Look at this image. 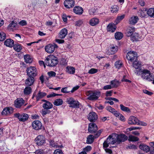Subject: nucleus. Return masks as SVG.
<instances>
[{
	"mask_svg": "<svg viewBox=\"0 0 154 154\" xmlns=\"http://www.w3.org/2000/svg\"><path fill=\"white\" fill-rule=\"evenodd\" d=\"M54 153V154H63L62 151L60 149L55 150Z\"/></svg>",
	"mask_w": 154,
	"mask_h": 154,
	"instance_id": "nucleus-62",
	"label": "nucleus"
},
{
	"mask_svg": "<svg viewBox=\"0 0 154 154\" xmlns=\"http://www.w3.org/2000/svg\"><path fill=\"white\" fill-rule=\"evenodd\" d=\"M14 116L17 118L19 121L24 122L26 121L28 118V114L26 113H23L20 114L19 113H16L14 114Z\"/></svg>",
	"mask_w": 154,
	"mask_h": 154,
	"instance_id": "nucleus-7",
	"label": "nucleus"
},
{
	"mask_svg": "<svg viewBox=\"0 0 154 154\" xmlns=\"http://www.w3.org/2000/svg\"><path fill=\"white\" fill-rule=\"evenodd\" d=\"M66 69L67 72L70 74H73L75 72V69L73 67L68 66Z\"/></svg>",
	"mask_w": 154,
	"mask_h": 154,
	"instance_id": "nucleus-33",
	"label": "nucleus"
},
{
	"mask_svg": "<svg viewBox=\"0 0 154 154\" xmlns=\"http://www.w3.org/2000/svg\"><path fill=\"white\" fill-rule=\"evenodd\" d=\"M48 74L50 77H55L56 75V73L52 71H51L48 72Z\"/></svg>",
	"mask_w": 154,
	"mask_h": 154,
	"instance_id": "nucleus-55",
	"label": "nucleus"
},
{
	"mask_svg": "<svg viewBox=\"0 0 154 154\" xmlns=\"http://www.w3.org/2000/svg\"><path fill=\"white\" fill-rule=\"evenodd\" d=\"M127 149H136V146L134 144H130L127 147Z\"/></svg>",
	"mask_w": 154,
	"mask_h": 154,
	"instance_id": "nucleus-57",
	"label": "nucleus"
},
{
	"mask_svg": "<svg viewBox=\"0 0 154 154\" xmlns=\"http://www.w3.org/2000/svg\"><path fill=\"white\" fill-rule=\"evenodd\" d=\"M97 118V115L95 112H92L89 113L88 119L91 122H95Z\"/></svg>",
	"mask_w": 154,
	"mask_h": 154,
	"instance_id": "nucleus-18",
	"label": "nucleus"
},
{
	"mask_svg": "<svg viewBox=\"0 0 154 154\" xmlns=\"http://www.w3.org/2000/svg\"><path fill=\"white\" fill-rule=\"evenodd\" d=\"M112 88V87L111 85H107L104 86L103 87V89L104 90H107L111 89Z\"/></svg>",
	"mask_w": 154,
	"mask_h": 154,
	"instance_id": "nucleus-58",
	"label": "nucleus"
},
{
	"mask_svg": "<svg viewBox=\"0 0 154 154\" xmlns=\"http://www.w3.org/2000/svg\"><path fill=\"white\" fill-rule=\"evenodd\" d=\"M19 24L22 26H24L26 25L27 23L25 20H23L20 21L19 23Z\"/></svg>",
	"mask_w": 154,
	"mask_h": 154,
	"instance_id": "nucleus-59",
	"label": "nucleus"
},
{
	"mask_svg": "<svg viewBox=\"0 0 154 154\" xmlns=\"http://www.w3.org/2000/svg\"><path fill=\"white\" fill-rule=\"evenodd\" d=\"M32 91L31 88L29 87H26L24 89V92L25 94L28 95L30 94Z\"/></svg>",
	"mask_w": 154,
	"mask_h": 154,
	"instance_id": "nucleus-43",
	"label": "nucleus"
},
{
	"mask_svg": "<svg viewBox=\"0 0 154 154\" xmlns=\"http://www.w3.org/2000/svg\"><path fill=\"white\" fill-rule=\"evenodd\" d=\"M86 95L89 96L88 97V99L92 100L97 99L100 95V92L96 93L91 91H88L87 92Z\"/></svg>",
	"mask_w": 154,
	"mask_h": 154,
	"instance_id": "nucleus-6",
	"label": "nucleus"
},
{
	"mask_svg": "<svg viewBox=\"0 0 154 154\" xmlns=\"http://www.w3.org/2000/svg\"><path fill=\"white\" fill-rule=\"evenodd\" d=\"M54 104L56 106H58L62 104L63 101L61 99H58L54 100Z\"/></svg>",
	"mask_w": 154,
	"mask_h": 154,
	"instance_id": "nucleus-39",
	"label": "nucleus"
},
{
	"mask_svg": "<svg viewBox=\"0 0 154 154\" xmlns=\"http://www.w3.org/2000/svg\"><path fill=\"white\" fill-rule=\"evenodd\" d=\"M66 102L69 105V107L76 108L79 107V103L77 100H75L72 97L67 98Z\"/></svg>",
	"mask_w": 154,
	"mask_h": 154,
	"instance_id": "nucleus-3",
	"label": "nucleus"
},
{
	"mask_svg": "<svg viewBox=\"0 0 154 154\" xmlns=\"http://www.w3.org/2000/svg\"><path fill=\"white\" fill-rule=\"evenodd\" d=\"M115 65L116 68L119 69L122 66V63L120 61H117L115 62Z\"/></svg>",
	"mask_w": 154,
	"mask_h": 154,
	"instance_id": "nucleus-51",
	"label": "nucleus"
},
{
	"mask_svg": "<svg viewBox=\"0 0 154 154\" xmlns=\"http://www.w3.org/2000/svg\"><path fill=\"white\" fill-rule=\"evenodd\" d=\"M27 75L29 76H32L34 77L37 75L36 69L35 67L30 66L27 69Z\"/></svg>",
	"mask_w": 154,
	"mask_h": 154,
	"instance_id": "nucleus-9",
	"label": "nucleus"
},
{
	"mask_svg": "<svg viewBox=\"0 0 154 154\" xmlns=\"http://www.w3.org/2000/svg\"><path fill=\"white\" fill-rule=\"evenodd\" d=\"M115 37L116 39L119 40L122 38L123 34L120 32H118L115 33Z\"/></svg>",
	"mask_w": 154,
	"mask_h": 154,
	"instance_id": "nucleus-40",
	"label": "nucleus"
},
{
	"mask_svg": "<svg viewBox=\"0 0 154 154\" xmlns=\"http://www.w3.org/2000/svg\"><path fill=\"white\" fill-rule=\"evenodd\" d=\"M139 147L140 149L146 153L149 152L150 150L149 147L143 143L141 144Z\"/></svg>",
	"mask_w": 154,
	"mask_h": 154,
	"instance_id": "nucleus-27",
	"label": "nucleus"
},
{
	"mask_svg": "<svg viewBox=\"0 0 154 154\" xmlns=\"http://www.w3.org/2000/svg\"><path fill=\"white\" fill-rule=\"evenodd\" d=\"M14 49L17 52H20L22 49L21 45L19 44H16L14 45Z\"/></svg>",
	"mask_w": 154,
	"mask_h": 154,
	"instance_id": "nucleus-37",
	"label": "nucleus"
},
{
	"mask_svg": "<svg viewBox=\"0 0 154 154\" xmlns=\"http://www.w3.org/2000/svg\"><path fill=\"white\" fill-rule=\"evenodd\" d=\"M135 28L133 27H129L126 33L127 36L128 37L131 36L135 31Z\"/></svg>",
	"mask_w": 154,
	"mask_h": 154,
	"instance_id": "nucleus-29",
	"label": "nucleus"
},
{
	"mask_svg": "<svg viewBox=\"0 0 154 154\" xmlns=\"http://www.w3.org/2000/svg\"><path fill=\"white\" fill-rule=\"evenodd\" d=\"M139 120L136 117L132 116H130L128 119V123L130 125H137L138 124Z\"/></svg>",
	"mask_w": 154,
	"mask_h": 154,
	"instance_id": "nucleus-19",
	"label": "nucleus"
},
{
	"mask_svg": "<svg viewBox=\"0 0 154 154\" xmlns=\"http://www.w3.org/2000/svg\"><path fill=\"white\" fill-rule=\"evenodd\" d=\"M25 62L27 63H30L32 62V59L31 57L29 55H25L24 57Z\"/></svg>",
	"mask_w": 154,
	"mask_h": 154,
	"instance_id": "nucleus-35",
	"label": "nucleus"
},
{
	"mask_svg": "<svg viewBox=\"0 0 154 154\" xmlns=\"http://www.w3.org/2000/svg\"><path fill=\"white\" fill-rule=\"evenodd\" d=\"M132 64V66L134 67L135 69L134 70V72L135 73V71L136 70H138L142 69L140 68V66L141 64V63L137 60V59L134 60Z\"/></svg>",
	"mask_w": 154,
	"mask_h": 154,
	"instance_id": "nucleus-17",
	"label": "nucleus"
},
{
	"mask_svg": "<svg viewBox=\"0 0 154 154\" xmlns=\"http://www.w3.org/2000/svg\"><path fill=\"white\" fill-rule=\"evenodd\" d=\"M60 64L63 66H66L67 64V61L65 58H62L60 62Z\"/></svg>",
	"mask_w": 154,
	"mask_h": 154,
	"instance_id": "nucleus-52",
	"label": "nucleus"
},
{
	"mask_svg": "<svg viewBox=\"0 0 154 154\" xmlns=\"http://www.w3.org/2000/svg\"><path fill=\"white\" fill-rule=\"evenodd\" d=\"M88 131L91 133L96 132L97 130V125L93 123H90L88 125Z\"/></svg>",
	"mask_w": 154,
	"mask_h": 154,
	"instance_id": "nucleus-15",
	"label": "nucleus"
},
{
	"mask_svg": "<svg viewBox=\"0 0 154 154\" xmlns=\"http://www.w3.org/2000/svg\"><path fill=\"white\" fill-rule=\"evenodd\" d=\"M101 132V131H99L97 132L94 136L91 134L88 135L87 137L86 143L88 144L92 143L94 141V138L98 137L100 135Z\"/></svg>",
	"mask_w": 154,
	"mask_h": 154,
	"instance_id": "nucleus-8",
	"label": "nucleus"
},
{
	"mask_svg": "<svg viewBox=\"0 0 154 154\" xmlns=\"http://www.w3.org/2000/svg\"><path fill=\"white\" fill-rule=\"evenodd\" d=\"M125 17V15L123 14L120 16H118L116 19L115 22L116 24L119 23Z\"/></svg>",
	"mask_w": 154,
	"mask_h": 154,
	"instance_id": "nucleus-42",
	"label": "nucleus"
},
{
	"mask_svg": "<svg viewBox=\"0 0 154 154\" xmlns=\"http://www.w3.org/2000/svg\"><path fill=\"white\" fill-rule=\"evenodd\" d=\"M120 107L121 110L123 111L127 112H130V110L128 107L124 106L122 104H120Z\"/></svg>",
	"mask_w": 154,
	"mask_h": 154,
	"instance_id": "nucleus-46",
	"label": "nucleus"
},
{
	"mask_svg": "<svg viewBox=\"0 0 154 154\" xmlns=\"http://www.w3.org/2000/svg\"><path fill=\"white\" fill-rule=\"evenodd\" d=\"M99 22V19L96 18H93L89 21V24L91 26H94L97 24Z\"/></svg>",
	"mask_w": 154,
	"mask_h": 154,
	"instance_id": "nucleus-30",
	"label": "nucleus"
},
{
	"mask_svg": "<svg viewBox=\"0 0 154 154\" xmlns=\"http://www.w3.org/2000/svg\"><path fill=\"white\" fill-rule=\"evenodd\" d=\"M57 47V46L55 44H50L45 47V49L46 52L48 53L51 54L53 52L55 48Z\"/></svg>",
	"mask_w": 154,
	"mask_h": 154,
	"instance_id": "nucleus-10",
	"label": "nucleus"
},
{
	"mask_svg": "<svg viewBox=\"0 0 154 154\" xmlns=\"http://www.w3.org/2000/svg\"><path fill=\"white\" fill-rule=\"evenodd\" d=\"M136 70L135 73L138 76L141 75L143 79H146L149 81H152L154 78V76L151 75L150 71L147 69H142Z\"/></svg>",
	"mask_w": 154,
	"mask_h": 154,
	"instance_id": "nucleus-1",
	"label": "nucleus"
},
{
	"mask_svg": "<svg viewBox=\"0 0 154 154\" xmlns=\"http://www.w3.org/2000/svg\"><path fill=\"white\" fill-rule=\"evenodd\" d=\"M118 7L116 5L113 6L111 8V11L112 13H116L118 11Z\"/></svg>",
	"mask_w": 154,
	"mask_h": 154,
	"instance_id": "nucleus-48",
	"label": "nucleus"
},
{
	"mask_svg": "<svg viewBox=\"0 0 154 154\" xmlns=\"http://www.w3.org/2000/svg\"><path fill=\"white\" fill-rule=\"evenodd\" d=\"M91 147L90 146H88L83 149V151L85 152H88L90 151L91 149Z\"/></svg>",
	"mask_w": 154,
	"mask_h": 154,
	"instance_id": "nucleus-56",
	"label": "nucleus"
},
{
	"mask_svg": "<svg viewBox=\"0 0 154 154\" xmlns=\"http://www.w3.org/2000/svg\"><path fill=\"white\" fill-rule=\"evenodd\" d=\"M17 23H15L14 21H12L11 23L9 24L8 26L11 28L13 29L15 27L17 26Z\"/></svg>",
	"mask_w": 154,
	"mask_h": 154,
	"instance_id": "nucleus-50",
	"label": "nucleus"
},
{
	"mask_svg": "<svg viewBox=\"0 0 154 154\" xmlns=\"http://www.w3.org/2000/svg\"><path fill=\"white\" fill-rule=\"evenodd\" d=\"M35 153L36 154H43L44 151L43 150L38 149L36 150Z\"/></svg>",
	"mask_w": 154,
	"mask_h": 154,
	"instance_id": "nucleus-64",
	"label": "nucleus"
},
{
	"mask_svg": "<svg viewBox=\"0 0 154 154\" xmlns=\"http://www.w3.org/2000/svg\"><path fill=\"white\" fill-rule=\"evenodd\" d=\"M139 140V138L134 136L131 135L129 137L128 140L131 141H136Z\"/></svg>",
	"mask_w": 154,
	"mask_h": 154,
	"instance_id": "nucleus-45",
	"label": "nucleus"
},
{
	"mask_svg": "<svg viewBox=\"0 0 154 154\" xmlns=\"http://www.w3.org/2000/svg\"><path fill=\"white\" fill-rule=\"evenodd\" d=\"M25 100L22 98H18L14 101V106L17 108H20L24 105Z\"/></svg>",
	"mask_w": 154,
	"mask_h": 154,
	"instance_id": "nucleus-12",
	"label": "nucleus"
},
{
	"mask_svg": "<svg viewBox=\"0 0 154 154\" xmlns=\"http://www.w3.org/2000/svg\"><path fill=\"white\" fill-rule=\"evenodd\" d=\"M116 25L113 23L109 24L107 26V31L114 32L116 30Z\"/></svg>",
	"mask_w": 154,
	"mask_h": 154,
	"instance_id": "nucleus-22",
	"label": "nucleus"
},
{
	"mask_svg": "<svg viewBox=\"0 0 154 154\" xmlns=\"http://www.w3.org/2000/svg\"><path fill=\"white\" fill-rule=\"evenodd\" d=\"M65 7L69 8L73 7L75 5L74 0H65L64 2Z\"/></svg>",
	"mask_w": 154,
	"mask_h": 154,
	"instance_id": "nucleus-16",
	"label": "nucleus"
},
{
	"mask_svg": "<svg viewBox=\"0 0 154 154\" xmlns=\"http://www.w3.org/2000/svg\"><path fill=\"white\" fill-rule=\"evenodd\" d=\"M131 36V40L133 41H137L139 38L138 34L137 33H134Z\"/></svg>",
	"mask_w": 154,
	"mask_h": 154,
	"instance_id": "nucleus-41",
	"label": "nucleus"
},
{
	"mask_svg": "<svg viewBox=\"0 0 154 154\" xmlns=\"http://www.w3.org/2000/svg\"><path fill=\"white\" fill-rule=\"evenodd\" d=\"M112 91H107L106 93V97L111 96L112 95Z\"/></svg>",
	"mask_w": 154,
	"mask_h": 154,
	"instance_id": "nucleus-61",
	"label": "nucleus"
},
{
	"mask_svg": "<svg viewBox=\"0 0 154 154\" xmlns=\"http://www.w3.org/2000/svg\"><path fill=\"white\" fill-rule=\"evenodd\" d=\"M14 41L13 40L10 39H7L4 42V44L6 46L12 47L14 45Z\"/></svg>",
	"mask_w": 154,
	"mask_h": 154,
	"instance_id": "nucleus-25",
	"label": "nucleus"
},
{
	"mask_svg": "<svg viewBox=\"0 0 154 154\" xmlns=\"http://www.w3.org/2000/svg\"><path fill=\"white\" fill-rule=\"evenodd\" d=\"M96 12V10L94 8H92L89 11V14L91 15H93Z\"/></svg>",
	"mask_w": 154,
	"mask_h": 154,
	"instance_id": "nucleus-63",
	"label": "nucleus"
},
{
	"mask_svg": "<svg viewBox=\"0 0 154 154\" xmlns=\"http://www.w3.org/2000/svg\"><path fill=\"white\" fill-rule=\"evenodd\" d=\"M33 128L36 130H38L42 129V125L41 122L38 120H35L32 123Z\"/></svg>",
	"mask_w": 154,
	"mask_h": 154,
	"instance_id": "nucleus-14",
	"label": "nucleus"
},
{
	"mask_svg": "<svg viewBox=\"0 0 154 154\" xmlns=\"http://www.w3.org/2000/svg\"><path fill=\"white\" fill-rule=\"evenodd\" d=\"M116 137L114 135V134H112L111 135L109 136L107 138L106 140L107 142L109 144H116V140L115 138Z\"/></svg>",
	"mask_w": 154,
	"mask_h": 154,
	"instance_id": "nucleus-20",
	"label": "nucleus"
},
{
	"mask_svg": "<svg viewBox=\"0 0 154 154\" xmlns=\"http://www.w3.org/2000/svg\"><path fill=\"white\" fill-rule=\"evenodd\" d=\"M58 62L57 58L52 55L48 56L45 60L46 65L50 67L56 66Z\"/></svg>",
	"mask_w": 154,
	"mask_h": 154,
	"instance_id": "nucleus-2",
	"label": "nucleus"
},
{
	"mask_svg": "<svg viewBox=\"0 0 154 154\" xmlns=\"http://www.w3.org/2000/svg\"><path fill=\"white\" fill-rule=\"evenodd\" d=\"M53 107L52 104L49 102H46L42 104V107L44 109H50Z\"/></svg>",
	"mask_w": 154,
	"mask_h": 154,
	"instance_id": "nucleus-31",
	"label": "nucleus"
},
{
	"mask_svg": "<svg viewBox=\"0 0 154 154\" xmlns=\"http://www.w3.org/2000/svg\"><path fill=\"white\" fill-rule=\"evenodd\" d=\"M110 51L107 50L106 51V53L108 55L113 54L117 52L118 50V47L117 46H114L113 45H110Z\"/></svg>",
	"mask_w": 154,
	"mask_h": 154,
	"instance_id": "nucleus-13",
	"label": "nucleus"
},
{
	"mask_svg": "<svg viewBox=\"0 0 154 154\" xmlns=\"http://www.w3.org/2000/svg\"><path fill=\"white\" fill-rule=\"evenodd\" d=\"M147 14L151 17H154V8H150L147 11Z\"/></svg>",
	"mask_w": 154,
	"mask_h": 154,
	"instance_id": "nucleus-38",
	"label": "nucleus"
},
{
	"mask_svg": "<svg viewBox=\"0 0 154 154\" xmlns=\"http://www.w3.org/2000/svg\"><path fill=\"white\" fill-rule=\"evenodd\" d=\"M51 112L49 109H47L43 108L42 109L41 113L42 116H44L46 114H49Z\"/></svg>",
	"mask_w": 154,
	"mask_h": 154,
	"instance_id": "nucleus-44",
	"label": "nucleus"
},
{
	"mask_svg": "<svg viewBox=\"0 0 154 154\" xmlns=\"http://www.w3.org/2000/svg\"><path fill=\"white\" fill-rule=\"evenodd\" d=\"M98 72V69L94 68H91L88 71V73L92 74L96 73Z\"/></svg>",
	"mask_w": 154,
	"mask_h": 154,
	"instance_id": "nucleus-49",
	"label": "nucleus"
},
{
	"mask_svg": "<svg viewBox=\"0 0 154 154\" xmlns=\"http://www.w3.org/2000/svg\"><path fill=\"white\" fill-rule=\"evenodd\" d=\"M106 109L108 111L112 113L114 112L115 110L114 109L112 108L111 106H107L106 107Z\"/></svg>",
	"mask_w": 154,
	"mask_h": 154,
	"instance_id": "nucleus-54",
	"label": "nucleus"
},
{
	"mask_svg": "<svg viewBox=\"0 0 154 154\" xmlns=\"http://www.w3.org/2000/svg\"><path fill=\"white\" fill-rule=\"evenodd\" d=\"M50 144L52 146L54 147L55 148H57L59 147H63V146L62 145L60 146L58 145L57 144V143H55L53 140H51L49 141Z\"/></svg>",
	"mask_w": 154,
	"mask_h": 154,
	"instance_id": "nucleus-36",
	"label": "nucleus"
},
{
	"mask_svg": "<svg viewBox=\"0 0 154 154\" xmlns=\"http://www.w3.org/2000/svg\"><path fill=\"white\" fill-rule=\"evenodd\" d=\"M73 11L76 14H81L83 13V10L82 7L78 6L74 8Z\"/></svg>",
	"mask_w": 154,
	"mask_h": 154,
	"instance_id": "nucleus-28",
	"label": "nucleus"
},
{
	"mask_svg": "<svg viewBox=\"0 0 154 154\" xmlns=\"http://www.w3.org/2000/svg\"><path fill=\"white\" fill-rule=\"evenodd\" d=\"M83 23V22L82 20H79L77 21L75 23V25L78 26H81Z\"/></svg>",
	"mask_w": 154,
	"mask_h": 154,
	"instance_id": "nucleus-60",
	"label": "nucleus"
},
{
	"mask_svg": "<svg viewBox=\"0 0 154 154\" xmlns=\"http://www.w3.org/2000/svg\"><path fill=\"white\" fill-rule=\"evenodd\" d=\"M68 33L67 30L66 28H63L62 29L59 33V37L60 38H64L67 35Z\"/></svg>",
	"mask_w": 154,
	"mask_h": 154,
	"instance_id": "nucleus-23",
	"label": "nucleus"
},
{
	"mask_svg": "<svg viewBox=\"0 0 154 154\" xmlns=\"http://www.w3.org/2000/svg\"><path fill=\"white\" fill-rule=\"evenodd\" d=\"M137 55L136 52L134 51L128 52L127 54L126 58L129 61V63L133 62L134 60L137 59Z\"/></svg>",
	"mask_w": 154,
	"mask_h": 154,
	"instance_id": "nucleus-5",
	"label": "nucleus"
},
{
	"mask_svg": "<svg viewBox=\"0 0 154 154\" xmlns=\"http://www.w3.org/2000/svg\"><path fill=\"white\" fill-rule=\"evenodd\" d=\"M13 109L12 107H8L4 108L2 112L3 115H8L12 113Z\"/></svg>",
	"mask_w": 154,
	"mask_h": 154,
	"instance_id": "nucleus-21",
	"label": "nucleus"
},
{
	"mask_svg": "<svg viewBox=\"0 0 154 154\" xmlns=\"http://www.w3.org/2000/svg\"><path fill=\"white\" fill-rule=\"evenodd\" d=\"M35 140L38 146H41L45 143V138L44 136L39 135L35 138Z\"/></svg>",
	"mask_w": 154,
	"mask_h": 154,
	"instance_id": "nucleus-11",
	"label": "nucleus"
},
{
	"mask_svg": "<svg viewBox=\"0 0 154 154\" xmlns=\"http://www.w3.org/2000/svg\"><path fill=\"white\" fill-rule=\"evenodd\" d=\"M61 95H62V94H55L54 93H52L48 95L47 96V98H50V97H55V96H61Z\"/></svg>",
	"mask_w": 154,
	"mask_h": 154,
	"instance_id": "nucleus-53",
	"label": "nucleus"
},
{
	"mask_svg": "<svg viewBox=\"0 0 154 154\" xmlns=\"http://www.w3.org/2000/svg\"><path fill=\"white\" fill-rule=\"evenodd\" d=\"M6 38V35L3 32H0V41H3Z\"/></svg>",
	"mask_w": 154,
	"mask_h": 154,
	"instance_id": "nucleus-47",
	"label": "nucleus"
},
{
	"mask_svg": "<svg viewBox=\"0 0 154 154\" xmlns=\"http://www.w3.org/2000/svg\"><path fill=\"white\" fill-rule=\"evenodd\" d=\"M138 18L137 16H133L129 19V23L131 24H135L137 22Z\"/></svg>",
	"mask_w": 154,
	"mask_h": 154,
	"instance_id": "nucleus-32",
	"label": "nucleus"
},
{
	"mask_svg": "<svg viewBox=\"0 0 154 154\" xmlns=\"http://www.w3.org/2000/svg\"><path fill=\"white\" fill-rule=\"evenodd\" d=\"M114 135L116 137L115 138L116 140V144H118L124 142L128 139V137L124 134H114Z\"/></svg>",
	"mask_w": 154,
	"mask_h": 154,
	"instance_id": "nucleus-4",
	"label": "nucleus"
},
{
	"mask_svg": "<svg viewBox=\"0 0 154 154\" xmlns=\"http://www.w3.org/2000/svg\"><path fill=\"white\" fill-rule=\"evenodd\" d=\"M34 82V79L32 76H29L26 80V84L27 86L32 85Z\"/></svg>",
	"mask_w": 154,
	"mask_h": 154,
	"instance_id": "nucleus-24",
	"label": "nucleus"
},
{
	"mask_svg": "<svg viewBox=\"0 0 154 154\" xmlns=\"http://www.w3.org/2000/svg\"><path fill=\"white\" fill-rule=\"evenodd\" d=\"M110 83L112 88H117L119 86V82L116 80L111 81Z\"/></svg>",
	"mask_w": 154,
	"mask_h": 154,
	"instance_id": "nucleus-34",
	"label": "nucleus"
},
{
	"mask_svg": "<svg viewBox=\"0 0 154 154\" xmlns=\"http://www.w3.org/2000/svg\"><path fill=\"white\" fill-rule=\"evenodd\" d=\"M46 95V94L45 92H41L40 91L36 94V101H38L40 99L43 98Z\"/></svg>",
	"mask_w": 154,
	"mask_h": 154,
	"instance_id": "nucleus-26",
	"label": "nucleus"
}]
</instances>
